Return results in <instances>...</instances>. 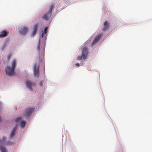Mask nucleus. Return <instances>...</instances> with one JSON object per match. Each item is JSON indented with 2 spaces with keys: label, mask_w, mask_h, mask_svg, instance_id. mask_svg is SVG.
<instances>
[{
  "label": "nucleus",
  "mask_w": 152,
  "mask_h": 152,
  "mask_svg": "<svg viewBox=\"0 0 152 152\" xmlns=\"http://www.w3.org/2000/svg\"><path fill=\"white\" fill-rule=\"evenodd\" d=\"M26 124V122L25 121H21L20 123L21 126L22 128L24 127L25 126Z\"/></svg>",
  "instance_id": "nucleus-15"
},
{
  "label": "nucleus",
  "mask_w": 152,
  "mask_h": 152,
  "mask_svg": "<svg viewBox=\"0 0 152 152\" xmlns=\"http://www.w3.org/2000/svg\"><path fill=\"white\" fill-rule=\"evenodd\" d=\"M9 32L6 31H3L0 32V38H4L7 36Z\"/></svg>",
  "instance_id": "nucleus-10"
},
{
  "label": "nucleus",
  "mask_w": 152,
  "mask_h": 152,
  "mask_svg": "<svg viewBox=\"0 0 152 152\" xmlns=\"http://www.w3.org/2000/svg\"><path fill=\"white\" fill-rule=\"evenodd\" d=\"M34 108L32 107H29L26 109L25 110V113L24 115L25 116L28 117L29 115L34 111Z\"/></svg>",
  "instance_id": "nucleus-5"
},
{
  "label": "nucleus",
  "mask_w": 152,
  "mask_h": 152,
  "mask_svg": "<svg viewBox=\"0 0 152 152\" xmlns=\"http://www.w3.org/2000/svg\"><path fill=\"white\" fill-rule=\"evenodd\" d=\"M6 139V137H4L2 140H0V145H14V142L10 141L5 142L4 140Z\"/></svg>",
  "instance_id": "nucleus-4"
},
{
  "label": "nucleus",
  "mask_w": 152,
  "mask_h": 152,
  "mask_svg": "<svg viewBox=\"0 0 152 152\" xmlns=\"http://www.w3.org/2000/svg\"><path fill=\"white\" fill-rule=\"evenodd\" d=\"M37 29V23L35 24L34 25L33 28V31L31 34L32 37H34L35 34H36Z\"/></svg>",
  "instance_id": "nucleus-11"
},
{
  "label": "nucleus",
  "mask_w": 152,
  "mask_h": 152,
  "mask_svg": "<svg viewBox=\"0 0 152 152\" xmlns=\"http://www.w3.org/2000/svg\"><path fill=\"white\" fill-rule=\"evenodd\" d=\"M26 84L27 86L29 89L30 90L32 91V88H31V86L32 85V82H31L29 81H27L26 82Z\"/></svg>",
  "instance_id": "nucleus-12"
},
{
  "label": "nucleus",
  "mask_w": 152,
  "mask_h": 152,
  "mask_svg": "<svg viewBox=\"0 0 152 152\" xmlns=\"http://www.w3.org/2000/svg\"><path fill=\"white\" fill-rule=\"evenodd\" d=\"M16 60L14 59L13 60L12 64V68L7 66L5 69V72L7 75L11 76L14 74V70L15 68L16 64Z\"/></svg>",
  "instance_id": "nucleus-1"
},
{
  "label": "nucleus",
  "mask_w": 152,
  "mask_h": 152,
  "mask_svg": "<svg viewBox=\"0 0 152 152\" xmlns=\"http://www.w3.org/2000/svg\"><path fill=\"white\" fill-rule=\"evenodd\" d=\"M10 55L9 56H8V58H10Z\"/></svg>",
  "instance_id": "nucleus-22"
},
{
  "label": "nucleus",
  "mask_w": 152,
  "mask_h": 152,
  "mask_svg": "<svg viewBox=\"0 0 152 152\" xmlns=\"http://www.w3.org/2000/svg\"><path fill=\"white\" fill-rule=\"evenodd\" d=\"M88 49L87 48L84 47L83 48V51H82V56H79L77 57V59L78 60H80L82 59L84 60L86 59L88 55Z\"/></svg>",
  "instance_id": "nucleus-3"
},
{
  "label": "nucleus",
  "mask_w": 152,
  "mask_h": 152,
  "mask_svg": "<svg viewBox=\"0 0 152 152\" xmlns=\"http://www.w3.org/2000/svg\"><path fill=\"white\" fill-rule=\"evenodd\" d=\"M102 34H100L97 35L95 37L93 41L91 43V45L93 46V45L95 44L97 42H98V40L99 39L101 38V37L102 36Z\"/></svg>",
  "instance_id": "nucleus-6"
},
{
  "label": "nucleus",
  "mask_w": 152,
  "mask_h": 152,
  "mask_svg": "<svg viewBox=\"0 0 152 152\" xmlns=\"http://www.w3.org/2000/svg\"><path fill=\"white\" fill-rule=\"evenodd\" d=\"M21 120L20 118H18L16 119V121L17 122H19Z\"/></svg>",
  "instance_id": "nucleus-17"
},
{
  "label": "nucleus",
  "mask_w": 152,
  "mask_h": 152,
  "mask_svg": "<svg viewBox=\"0 0 152 152\" xmlns=\"http://www.w3.org/2000/svg\"><path fill=\"white\" fill-rule=\"evenodd\" d=\"M37 50H38L39 51V43H38V44H37Z\"/></svg>",
  "instance_id": "nucleus-18"
},
{
  "label": "nucleus",
  "mask_w": 152,
  "mask_h": 152,
  "mask_svg": "<svg viewBox=\"0 0 152 152\" xmlns=\"http://www.w3.org/2000/svg\"><path fill=\"white\" fill-rule=\"evenodd\" d=\"M17 125H15V127H14V128H13L12 132L11 135H10V138L14 136L16 130L17 129Z\"/></svg>",
  "instance_id": "nucleus-13"
},
{
  "label": "nucleus",
  "mask_w": 152,
  "mask_h": 152,
  "mask_svg": "<svg viewBox=\"0 0 152 152\" xmlns=\"http://www.w3.org/2000/svg\"><path fill=\"white\" fill-rule=\"evenodd\" d=\"M1 104V103H0V104ZM1 121V118H0V121Z\"/></svg>",
  "instance_id": "nucleus-23"
},
{
  "label": "nucleus",
  "mask_w": 152,
  "mask_h": 152,
  "mask_svg": "<svg viewBox=\"0 0 152 152\" xmlns=\"http://www.w3.org/2000/svg\"><path fill=\"white\" fill-rule=\"evenodd\" d=\"M28 30V28L27 27H23L20 30V33L21 35H24L26 33Z\"/></svg>",
  "instance_id": "nucleus-8"
},
{
  "label": "nucleus",
  "mask_w": 152,
  "mask_h": 152,
  "mask_svg": "<svg viewBox=\"0 0 152 152\" xmlns=\"http://www.w3.org/2000/svg\"><path fill=\"white\" fill-rule=\"evenodd\" d=\"M43 32H42V37L43 38Z\"/></svg>",
  "instance_id": "nucleus-21"
},
{
  "label": "nucleus",
  "mask_w": 152,
  "mask_h": 152,
  "mask_svg": "<svg viewBox=\"0 0 152 152\" xmlns=\"http://www.w3.org/2000/svg\"><path fill=\"white\" fill-rule=\"evenodd\" d=\"M48 27H46L44 29V33L45 34H46L47 32V30H48Z\"/></svg>",
  "instance_id": "nucleus-16"
},
{
  "label": "nucleus",
  "mask_w": 152,
  "mask_h": 152,
  "mask_svg": "<svg viewBox=\"0 0 152 152\" xmlns=\"http://www.w3.org/2000/svg\"><path fill=\"white\" fill-rule=\"evenodd\" d=\"M76 66H79V63H77L76 64Z\"/></svg>",
  "instance_id": "nucleus-20"
},
{
  "label": "nucleus",
  "mask_w": 152,
  "mask_h": 152,
  "mask_svg": "<svg viewBox=\"0 0 152 152\" xmlns=\"http://www.w3.org/2000/svg\"><path fill=\"white\" fill-rule=\"evenodd\" d=\"M109 23H108V21H105L103 25L102 28L103 31H106L108 29V28H109Z\"/></svg>",
  "instance_id": "nucleus-9"
},
{
  "label": "nucleus",
  "mask_w": 152,
  "mask_h": 152,
  "mask_svg": "<svg viewBox=\"0 0 152 152\" xmlns=\"http://www.w3.org/2000/svg\"><path fill=\"white\" fill-rule=\"evenodd\" d=\"M0 151L1 152H7V149L4 146L0 145Z\"/></svg>",
  "instance_id": "nucleus-14"
},
{
  "label": "nucleus",
  "mask_w": 152,
  "mask_h": 152,
  "mask_svg": "<svg viewBox=\"0 0 152 152\" xmlns=\"http://www.w3.org/2000/svg\"><path fill=\"white\" fill-rule=\"evenodd\" d=\"M55 6V4L51 5V6L50 7L49 10L48 12L43 14V16H42V18L45 20H48L51 16L52 10Z\"/></svg>",
  "instance_id": "nucleus-2"
},
{
  "label": "nucleus",
  "mask_w": 152,
  "mask_h": 152,
  "mask_svg": "<svg viewBox=\"0 0 152 152\" xmlns=\"http://www.w3.org/2000/svg\"><path fill=\"white\" fill-rule=\"evenodd\" d=\"M34 75L35 77H38L39 76V67L36 66V65L35 64L34 67Z\"/></svg>",
  "instance_id": "nucleus-7"
},
{
  "label": "nucleus",
  "mask_w": 152,
  "mask_h": 152,
  "mask_svg": "<svg viewBox=\"0 0 152 152\" xmlns=\"http://www.w3.org/2000/svg\"><path fill=\"white\" fill-rule=\"evenodd\" d=\"M42 81L40 82V83H39V85H40V86H42Z\"/></svg>",
  "instance_id": "nucleus-19"
}]
</instances>
